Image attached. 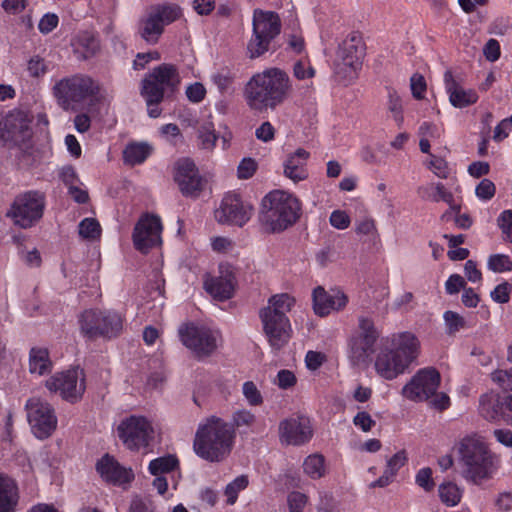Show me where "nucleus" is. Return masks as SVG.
Returning a JSON list of instances; mask_svg holds the SVG:
<instances>
[{
	"instance_id": "nucleus-37",
	"label": "nucleus",
	"mask_w": 512,
	"mask_h": 512,
	"mask_svg": "<svg viewBox=\"0 0 512 512\" xmlns=\"http://www.w3.org/2000/svg\"><path fill=\"white\" fill-rule=\"evenodd\" d=\"M164 31L162 23L153 15L152 12L140 23L139 33L142 39L147 43L156 44Z\"/></svg>"
},
{
	"instance_id": "nucleus-39",
	"label": "nucleus",
	"mask_w": 512,
	"mask_h": 512,
	"mask_svg": "<svg viewBox=\"0 0 512 512\" xmlns=\"http://www.w3.org/2000/svg\"><path fill=\"white\" fill-rule=\"evenodd\" d=\"M122 329V318L120 314L113 311L101 313L98 336L113 337Z\"/></svg>"
},
{
	"instance_id": "nucleus-59",
	"label": "nucleus",
	"mask_w": 512,
	"mask_h": 512,
	"mask_svg": "<svg viewBox=\"0 0 512 512\" xmlns=\"http://www.w3.org/2000/svg\"><path fill=\"white\" fill-rule=\"evenodd\" d=\"M211 248L219 254H227L234 249L233 241L224 236H215L210 239Z\"/></svg>"
},
{
	"instance_id": "nucleus-18",
	"label": "nucleus",
	"mask_w": 512,
	"mask_h": 512,
	"mask_svg": "<svg viewBox=\"0 0 512 512\" xmlns=\"http://www.w3.org/2000/svg\"><path fill=\"white\" fill-rule=\"evenodd\" d=\"M479 413L490 422L512 425V396L484 394L479 400Z\"/></svg>"
},
{
	"instance_id": "nucleus-4",
	"label": "nucleus",
	"mask_w": 512,
	"mask_h": 512,
	"mask_svg": "<svg viewBox=\"0 0 512 512\" xmlns=\"http://www.w3.org/2000/svg\"><path fill=\"white\" fill-rule=\"evenodd\" d=\"M234 436V431L227 422L218 417H210L197 428L194 452L206 461L220 462L230 454Z\"/></svg>"
},
{
	"instance_id": "nucleus-20",
	"label": "nucleus",
	"mask_w": 512,
	"mask_h": 512,
	"mask_svg": "<svg viewBox=\"0 0 512 512\" xmlns=\"http://www.w3.org/2000/svg\"><path fill=\"white\" fill-rule=\"evenodd\" d=\"M312 436L311 421L305 416L290 417L279 423V439L284 445L301 446Z\"/></svg>"
},
{
	"instance_id": "nucleus-29",
	"label": "nucleus",
	"mask_w": 512,
	"mask_h": 512,
	"mask_svg": "<svg viewBox=\"0 0 512 512\" xmlns=\"http://www.w3.org/2000/svg\"><path fill=\"white\" fill-rule=\"evenodd\" d=\"M444 83L452 106L464 108L477 102V93L472 89H465L459 85L450 71L445 72Z\"/></svg>"
},
{
	"instance_id": "nucleus-49",
	"label": "nucleus",
	"mask_w": 512,
	"mask_h": 512,
	"mask_svg": "<svg viewBox=\"0 0 512 512\" xmlns=\"http://www.w3.org/2000/svg\"><path fill=\"white\" fill-rule=\"evenodd\" d=\"M443 319L445 322L446 332L449 335H454L466 327L465 319L454 311H446L443 314Z\"/></svg>"
},
{
	"instance_id": "nucleus-31",
	"label": "nucleus",
	"mask_w": 512,
	"mask_h": 512,
	"mask_svg": "<svg viewBox=\"0 0 512 512\" xmlns=\"http://www.w3.org/2000/svg\"><path fill=\"white\" fill-rule=\"evenodd\" d=\"M309 158V152L299 148L294 153L290 154L284 162V175L298 183L308 178V171L306 163Z\"/></svg>"
},
{
	"instance_id": "nucleus-35",
	"label": "nucleus",
	"mask_w": 512,
	"mask_h": 512,
	"mask_svg": "<svg viewBox=\"0 0 512 512\" xmlns=\"http://www.w3.org/2000/svg\"><path fill=\"white\" fill-rule=\"evenodd\" d=\"M303 473L312 480H318L326 476L328 468L325 457L319 453L308 455L302 464Z\"/></svg>"
},
{
	"instance_id": "nucleus-5",
	"label": "nucleus",
	"mask_w": 512,
	"mask_h": 512,
	"mask_svg": "<svg viewBox=\"0 0 512 512\" xmlns=\"http://www.w3.org/2000/svg\"><path fill=\"white\" fill-rule=\"evenodd\" d=\"M98 93V83L89 75L81 73L63 77L52 87L53 97L64 110H74Z\"/></svg>"
},
{
	"instance_id": "nucleus-58",
	"label": "nucleus",
	"mask_w": 512,
	"mask_h": 512,
	"mask_svg": "<svg viewBox=\"0 0 512 512\" xmlns=\"http://www.w3.org/2000/svg\"><path fill=\"white\" fill-rule=\"evenodd\" d=\"M511 291L512 285L508 282H502L491 291L490 297L494 302L504 304L509 301Z\"/></svg>"
},
{
	"instance_id": "nucleus-6",
	"label": "nucleus",
	"mask_w": 512,
	"mask_h": 512,
	"mask_svg": "<svg viewBox=\"0 0 512 512\" xmlns=\"http://www.w3.org/2000/svg\"><path fill=\"white\" fill-rule=\"evenodd\" d=\"M281 29L279 16L271 11L255 10L253 13V35L247 49L250 58H257L269 49L270 42Z\"/></svg>"
},
{
	"instance_id": "nucleus-14",
	"label": "nucleus",
	"mask_w": 512,
	"mask_h": 512,
	"mask_svg": "<svg viewBox=\"0 0 512 512\" xmlns=\"http://www.w3.org/2000/svg\"><path fill=\"white\" fill-rule=\"evenodd\" d=\"M117 433L127 448L138 449L149 444L154 438L155 429L148 418L132 415L120 422Z\"/></svg>"
},
{
	"instance_id": "nucleus-52",
	"label": "nucleus",
	"mask_w": 512,
	"mask_h": 512,
	"mask_svg": "<svg viewBox=\"0 0 512 512\" xmlns=\"http://www.w3.org/2000/svg\"><path fill=\"white\" fill-rule=\"evenodd\" d=\"M49 71V64L39 55L32 56L27 62V72L30 77L40 78Z\"/></svg>"
},
{
	"instance_id": "nucleus-26",
	"label": "nucleus",
	"mask_w": 512,
	"mask_h": 512,
	"mask_svg": "<svg viewBox=\"0 0 512 512\" xmlns=\"http://www.w3.org/2000/svg\"><path fill=\"white\" fill-rule=\"evenodd\" d=\"M390 344V349L399 355L409 366L419 355L420 342L415 334L411 332L406 331L392 334Z\"/></svg>"
},
{
	"instance_id": "nucleus-30",
	"label": "nucleus",
	"mask_w": 512,
	"mask_h": 512,
	"mask_svg": "<svg viewBox=\"0 0 512 512\" xmlns=\"http://www.w3.org/2000/svg\"><path fill=\"white\" fill-rule=\"evenodd\" d=\"M20 492L17 482L0 473V512H17Z\"/></svg>"
},
{
	"instance_id": "nucleus-24",
	"label": "nucleus",
	"mask_w": 512,
	"mask_h": 512,
	"mask_svg": "<svg viewBox=\"0 0 512 512\" xmlns=\"http://www.w3.org/2000/svg\"><path fill=\"white\" fill-rule=\"evenodd\" d=\"M409 367L402 358L391 349H383L375 359L374 368L376 373L386 379L393 380L403 374Z\"/></svg>"
},
{
	"instance_id": "nucleus-42",
	"label": "nucleus",
	"mask_w": 512,
	"mask_h": 512,
	"mask_svg": "<svg viewBox=\"0 0 512 512\" xmlns=\"http://www.w3.org/2000/svg\"><path fill=\"white\" fill-rule=\"evenodd\" d=\"M101 311H85L80 318V328L84 335L93 338L99 334Z\"/></svg>"
},
{
	"instance_id": "nucleus-41",
	"label": "nucleus",
	"mask_w": 512,
	"mask_h": 512,
	"mask_svg": "<svg viewBox=\"0 0 512 512\" xmlns=\"http://www.w3.org/2000/svg\"><path fill=\"white\" fill-rule=\"evenodd\" d=\"M295 305V299L287 293H280L271 296L264 308H269L272 314L287 316L286 314Z\"/></svg>"
},
{
	"instance_id": "nucleus-7",
	"label": "nucleus",
	"mask_w": 512,
	"mask_h": 512,
	"mask_svg": "<svg viewBox=\"0 0 512 512\" xmlns=\"http://www.w3.org/2000/svg\"><path fill=\"white\" fill-rule=\"evenodd\" d=\"M178 334L182 344L198 358L213 354L221 342L218 330L195 323L181 325Z\"/></svg>"
},
{
	"instance_id": "nucleus-16",
	"label": "nucleus",
	"mask_w": 512,
	"mask_h": 512,
	"mask_svg": "<svg viewBox=\"0 0 512 512\" xmlns=\"http://www.w3.org/2000/svg\"><path fill=\"white\" fill-rule=\"evenodd\" d=\"M236 284L235 270L228 264H220L217 273H207L203 278L205 291L218 301H225L232 298Z\"/></svg>"
},
{
	"instance_id": "nucleus-62",
	"label": "nucleus",
	"mask_w": 512,
	"mask_h": 512,
	"mask_svg": "<svg viewBox=\"0 0 512 512\" xmlns=\"http://www.w3.org/2000/svg\"><path fill=\"white\" fill-rule=\"evenodd\" d=\"M297 382L295 374L287 369L280 370L277 375L276 379L274 380V383L280 388V389H289L295 386Z\"/></svg>"
},
{
	"instance_id": "nucleus-27",
	"label": "nucleus",
	"mask_w": 512,
	"mask_h": 512,
	"mask_svg": "<svg viewBox=\"0 0 512 512\" xmlns=\"http://www.w3.org/2000/svg\"><path fill=\"white\" fill-rule=\"evenodd\" d=\"M97 472L107 482L113 484L129 483L134 474L130 469L121 466L112 456L104 455L96 465Z\"/></svg>"
},
{
	"instance_id": "nucleus-10",
	"label": "nucleus",
	"mask_w": 512,
	"mask_h": 512,
	"mask_svg": "<svg viewBox=\"0 0 512 512\" xmlns=\"http://www.w3.org/2000/svg\"><path fill=\"white\" fill-rule=\"evenodd\" d=\"M45 386L63 400L76 403L82 399L86 390L84 371L79 367H73L57 372L46 380Z\"/></svg>"
},
{
	"instance_id": "nucleus-19",
	"label": "nucleus",
	"mask_w": 512,
	"mask_h": 512,
	"mask_svg": "<svg viewBox=\"0 0 512 512\" xmlns=\"http://www.w3.org/2000/svg\"><path fill=\"white\" fill-rule=\"evenodd\" d=\"M259 318L269 344L275 349L282 348L291 337L289 318L272 314L269 308L260 309Z\"/></svg>"
},
{
	"instance_id": "nucleus-50",
	"label": "nucleus",
	"mask_w": 512,
	"mask_h": 512,
	"mask_svg": "<svg viewBox=\"0 0 512 512\" xmlns=\"http://www.w3.org/2000/svg\"><path fill=\"white\" fill-rule=\"evenodd\" d=\"M309 497L300 491H291L287 495L286 503L289 512H304Z\"/></svg>"
},
{
	"instance_id": "nucleus-21",
	"label": "nucleus",
	"mask_w": 512,
	"mask_h": 512,
	"mask_svg": "<svg viewBox=\"0 0 512 512\" xmlns=\"http://www.w3.org/2000/svg\"><path fill=\"white\" fill-rule=\"evenodd\" d=\"M162 224L156 215L146 214L137 222L133 232V243L137 250L147 251L161 243Z\"/></svg>"
},
{
	"instance_id": "nucleus-13",
	"label": "nucleus",
	"mask_w": 512,
	"mask_h": 512,
	"mask_svg": "<svg viewBox=\"0 0 512 512\" xmlns=\"http://www.w3.org/2000/svg\"><path fill=\"white\" fill-rule=\"evenodd\" d=\"M254 213L253 205L235 192H228L222 198L214 212L215 220L220 224L243 227Z\"/></svg>"
},
{
	"instance_id": "nucleus-54",
	"label": "nucleus",
	"mask_w": 512,
	"mask_h": 512,
	"mask_svg": "<svg viewBox=\"0 0 512 512\" xmlns=\"http://www.w3.org/2000/svg\"><path fill=\"white\" fill-rule=\"evenodd\" d=\"M387 109L398 125L403 123V108L400 96L393 90L388 93Z\"/></svg>"
},
{
	"instance_id": "nucleus-11",
	"label": "nucleus",
	"mask_w": 512,
	"mask_h": 512,
	"mask_svg": "<svg viewBox=\"0 0 512 512\" xmlns=\"http://www.w3.org/2000/svg\"><path fill=\"white\" fill-rule=\"evenodd\" d=\"M25 409L32 434L39 440L49 438L58 423L53 406L46 400L32 397L27 400Z\"/></svg>"
},
{
	"instance_id": "nucleus-12",
	"label": "nucleus",
	"mask_w": 512,
	"mask_h": 512,
	"mask_svg": "<svg viewBox=\"0 0 512 512\" xmlns=\"http://www.w3.org/2000/svg\"><path fill=\"white\" fill-rule=\"evenodd\" d=\"M180 83L176 66L163 63L153 68L142 80L141 93H147L152 99L164 98L166 92H174Z\"/></svg>"
},
{
	"instance_id": "nucleus-40",
	"label": "nucleus",
	"mask_w": 512,
	"mask_h": 512,
	"mask_svg": "<svg viewBox=\"0 0 512 512\" xmlns=\"http://www.w3.org/2000/svg\"><path fill=\"white\" fill-rule=\"evenodd\" d=\"M218 136L215 127L210 119L202 121L198 126L199 147L203 150L212 151L216 146Z\"/></svg>"
},
{
	"instance_id": "nucleus-56",
	"label": "nucleus",
	"mask_w": 512,
	"mask_h": 512,
	"mask_svg": "<svg viewBox=\"0 0 512 512\" xmlns=\"http://www.w3.org/2000/svg\"><path fill=\"white\" fill-rule=\"evenodd\" d=\"M242 393L251 406H258L263 402V397L260 391L252 381H247L243 384Z\"/></svg>"
},
{
	"instance_id": "nucleus-64",
	"label": "nucleus",
	"mask_w": 512,
	"mask_h": 512,
	"mask_svg": "<svg viewBox=\"0 0 512 512\" xmlns=\"http://www.w3.org/2000/svg\"><path fill=\"white\" fill-rule=\"evenodd\" d=\"M498 225L506 238L512 242V210H505L500 214Z\"/></svg>"
},
{
	"instance_id": "nucleus-1",
	"label": "nucleus",
	"mask_w": 512,
	"mask_h": 512,
	"mask_svg": "<svg viewBox=\"0 0 512 512\" xmlns=\"http://www.w3.org/2000/svg\"><path fill=\"white\" fill-rule=\"evenodd\" d=\"M292 81L286 71L269 67L252 75L245 84L243 96L247 106L256 112L275 109L289 98Z\"/></svg>"
},
{
	"instance_id": "nucleus-36",
	"label": "nucleus",
	"mask_w": 512,
	"mask_h": 512,
	"mask_svg": "<svg viewBox=\"0 0 512 512\" xmlns=\"http://www.w3.org/2000/svg\"><path fill=\"white\" fill-rule=\"evenodd\" d=\"M152 150V146L146 142L129 143L123 151V158L129 165H139L151 155Z\"/></svg>"
},
{
	"instance_id": "nucleus-63",
	"label": "nucleus",
	"mask_w": 512,
	"mask_h": 512,
	"mask_svg": "<svg viewBox=\"0 0 512 512\" xmlns=\"http://www.w3.org/2000/svg\"><path fill=\"white\" fill-rule=\"evenodd\" d=\"M492 381L504 390H512V368L497 370L491 374Z\"/></svg>"
},
{
	"instance_id": "nucleus-47",
	"label": "nucleus",
	"mask_w": 512,
	"mask_h": 512,
	"mask_svg": "<svg viewBox=\"0 0 512 512\" xmlns=\"http://www.w3.org/2000/svg\"><path fill=\"white\" fill-rule=\"evenodd\" d=\"M101 234L99 222L94 218H85L79 223V235L84 239L94 240Z\"/></svg>"
},
{
	"instance_id": "nucleus-60",
	"label": "nucleus",
	"mask_w": 512,
	"mask_h": 512,
	"mask_svg": "<svg viewBox=\"0 0 512 512\" xmlns=\"http://www.w3.org/2000/svg\"><path fill=\"white\" fill-rule=\"evenodd\" d=\"M353 424L363 432L367 433L373 429V427L376 425V421L368 412L359 411L353 417Z\"/></svg>"
},
{
	"instance_id": "nucleus-3",
	"label": "nucleus",
	"mask_w": 512,
	"mask_h": 512,
	"mask_svg": "<svg viewBox=\"0 0 512 512\" xmlns=\"http://www.w3.org/2000/svg\"><path fill=\"white\" fill-rule=\"evenodd\" d=\"M301 210V201L293 193L277 189L262 198L258 220L266 233H280L298 221Z\"/></svg>"
},
{
	"instance_id": "nucleus-57",
	"label": "nucleus",
	"mask_w": 512,
	"mask_h": 512,
	"mask_svg": "<svg viewBox=\"0 0 512 512\" xmlns=\"http://www.w3.org/2000/svg\"><path fill=\"white\" fill-rule=\"evenodd\" d=\"M293 75L298 80L311 79L315 76V69L307 60H299L293 66Z\"/></svg>"
},
{
	"instance_id": "nucleus-51",
	"label": "nucleus",
	"mask_w": 512,
	"mask_h": 512,
	"mask_svg": "<svg viewBox=\"0 0 512 512\" xmlns=\"http://www.w3.org/2000/svg\"><path fill=\"white\" fill-rule=\"evenodd\" d=\"M415 484L424 492L434 490L435 482L433 479V471L430 467L420 468L415 474Z\"/></svg>"
},
{
	"instance_id": "nucleus-43",
	"label": "nucleus",
	"mask_w": 512,
	"mask_h": 512,
	"mask_svg": "<svg viewBox=\"0 0 512 512\" xmlns=\"http://www.w3.org/2000/svg\"><path fill=\"white\" fill-rule=\"evenodd\" d=\"M178 460L173 455L159 457L150 461L148 470L154 476H162L176 469Z\"/></svg>"
},
{
	"instance_id": "nucleus-45",
	"label": "nucleus",
	"mask_w": 512,
	"mask_h": 512,
	"mask_svg": "<svg viewBox=\"0 0 512 512\" xmlns=\"http://www.w3.org/2000/svg\"><path fill=\"white\" fill-rule=\"evenodd\" d=\"M153 15L162 23V26L171 24L172 22L179 19L182 15V11L177 5H163L159 6L152 11Z\"/></svg>"
},
{
	"instance_id": "nucleus-34",
	"label": "nucleus",
	"mask_w": 512,
	"mask_h": 512,
	"mask_svg": "<svg viewBox=\"0 0 512 512\" xmlns=\"http://www.w3.org/2000/svg\"><path fill=\"white\" fill-rule=\"evenodd\" d=\"M52 370V361L46 348L34 347L29 353V372L38 376Z\"/></svg>"
},
{
	"instance_id": "nucleus-25",
	"label": "nucleus",
	"mask_w": 512,
	"mask_h": 512,
	"mask_svg": "<svg viewBox=\"0 0 512 512\" xmlns=\"http://www.w3.org/2000/svg\"><path fill=\"white\" fill-rule=\"evenodd\" d=\"M378 333L371 319L361 317L359 319L358 335L351 338L349 345L355 357L362 358L370 352L376 342Z\"/></svg>"
},
{
	"instance_id": "nucleus-32",
	"label": "nucleus",
	"mask_w": 512,
	"mask_h": 512,
	"mask_svg": "<svg viewBox=\"0 0 512 512\" xmlns=\"http://www.w3.org/2000/svg\"><path fill=\"white\" fill-rule=\"evenodd\" d=\"M71 46L76 57L82 60L95 56L100 50L98 38L88 31L76 34L71 41Z\"/></svg>"
},
{
	"instance_id": "nucleus-22",
	"label": "nucleus",
	"mask_w": 512,
	"mask_h": 512,
	"mask_svg": "<svg viewBox=\"0 0 512 512\" xmlns=\"http://www.w3.org/2000/svg\"><path fill=\"white\" fill-rule=\"evenodd\" d=\"M174 181L184 196H197L203 189V179L190 159H180L174 166Z\"/></svg>"
},
{
	"instance_id": "nucleus-33",
	"label": "nucleus",
	"mask_w": 512,
	"mask_h": 512,
	"mask_svg": "<svg viewBox=\"0 0 512 512\" xmlns=\"http://www.w3.org/2000/svg\"><path fill=\"white\" fill-rule=\"evenodd\" d=\"M17 464L21 467L22 472L29 475L36 472H46L49 468L48 453L41 450L30 458L26 453L17 456Z\"/></svg>"
},
{
	"instance_id": "nucleus-8",
	"label": "nucleus",
	"mask_w": 512,
	"mask_h": 512,
	"mask_svg": "<svg viewBox=\"0 0 512 512\" xmlns=\"http://www.w3.org/2000/svg\"><path fill=\"white\" fill-rule=\"evenodd\" d=\"M363 55L364 49L360 36L353 34L342 42L334 63V72L340 82L348 84L357 78Z\"/></svg>"
},
{
	"instance_id": "nucleus-2",
	"label": "nucleus",
	"mask_w": 512,
	"mask_h": 512,
	"mask_svg": "<svg viewBox=\"0 0 512 512\" xmlns=\"http://www.w3.org/2000/svg\"><path fill=\"white\" fill-rule=\"evenodd\" d=\"M457 452L462 477L475 485L492 479L501 466L500 456L478 434H470L460 439Z\"/></svg>"
},
{
	"instance_id": "nucleus-53",
	"label": "nucleus",
	"mask_w": 512,
	"mask_h": 512,
	"mask_svg": "<svg viewBox=\"0 0 512 512\" xmlns=\"http://www.w3.org/2000/svg\"><path fill=\"white\" fill-rule=\"evenodd\" d=\"M425 164L437 177L441 179L448 178L450 169L448 163L443 158L430 154Z\"/></svg>"
},
{
	"instance_id": "nucleus-55",
	"label": "nucleus",
	"mask_w": 512,
	"mask_h": 512,
	"mask_svg": "<svg viewBox=\"0 0 512 512\" xmlns=\"http://www.w3.org/2000/svg\"><path fill=\"white\" fill-rule=\"evenodd\" d=\"M435 192L431 196V199L435 202L444 201L450 205L451 209L458 212L459 206L454 203V198L451 192H449L445 186L438 182L433 186Z\"/></svg>"
},
{
	"instance_id": "nucleus-15",
	"label": "nucleus",
	"mask_w": 512,
	"mask_h": 512,
	"mask_svg": "<svg viewBox=\"0 0 512 512\" xmlns=\"http://www.w3.org/2000/svg\"><path fill=\"white\" fill-rule=\"evenodd\" d=\"M32 136L31 119L27 113L14 110L0 116V141L4 144L21 146Z\"/></svg>"
},
{
	"instance_id": "nucleus-9",
	"label": "nucleus",
	"mask_w": 512,
	"mask_h": 512,
	"mask_svg": "<svg viewBox=\"0 0 512 512\" xmlns=\"http://www.w3.org/2000/svg\"><path fill=\"white\" fill-rule=\"evenodd\" d=\"M45 199L43 194L28 191L18 195L12 202L7 216L13 224L27 229L34 226L43 216Z\"/></svg>"
},
{
	"instance_id": "nucleus-44",
	"label": "nucleus",
	"mask_w": 512,
	"mask_h": 512,
	"mask_svg": "<svg viewBox=\"0 0 512 512\" xmlns=\"http://www.w3.org/2000/svg\"><path fill=\"white\" fill-rule=\"evenodd\" d=\"M249 480L246 475H240L228 483L224 489V496L228 505H234L240 492L248 487Z\"/></svg>"
},
{
	"instance_id": "nucleus-46",
	"label": "nucleus",
	"mask_w": 512,
	"mask_h": 512,
	"mask_svg": "<svg viewBox=\"0 0 512 512\" xmlns=\"http://www.w3.org/2000/svg\"><path fill=\"white\" fill-rule=\"evenodd\" d=\"M355 231L359 235L367 236L370 240L375 241L379 237L376 222L371 217H364L355 224Z\"/></svg>"
},
{
	"instance_id": "nucleus-48",
	"label": "nucleus",
	"mask_w": 512,
	"mask_h": 512,
	"mask_svg": "<svg viewBox=\"0 0 512 512\" xmlns=\"http://www.w3.org/2000/svg\"><path fill=\"white\" fill-rule=\"evenodd\" d=\"M487 267L495 273H503L512 270V261L508 255L494 254L488 258Z\"/></svg>"
},
{
	"instance_id": "nucleus-38",
	"label": "nucleus",
	"mask_w": 512,
	"mask_h": 512,
	"mask_svg": "<svg viewBox=\"0 0 512 512\" xmlns=\"http://www.w3.org/2000/svg\"><path fill=\"white\" fill-rule=\"evenodd\" d=\"M438 496L444 505L454 507L462 499L463 488L453 481H443L438 486Z\"/></svg>"
},
{
	"instance_id": "nucleus-23",
	"label": "nucleus",
	"mask_w": 512,
	"mask_h": 512,
	"mask_svg": "<svg viewBox=\"0 0 512 512\" xmlns=\"http://www.w3.org/2000/svg\"><path fill=\"white\" fill-rule=\"evenodd\" d=\"M313 309L321 316H327L333 311L343 309L348 303V297L340 290L326 291L323 287L313 290Z\"/></svg>"
},
{
	"instance_id": "nucleus-28",
	"label": "nucleus",
	"mask_w": 512,
	"mask_h": 512,
	"mask_svg": "<svg viewBox=\"0 0 512 512\" xmlns=\"http://www.w3.org/2000/svg\"><path fill=\"white\" fill-rule=\"evenodd\" d=\"M407 461V452L405 450H399L394 455L386 459L385 468L381 476L371 481L368 484V487L370 489L388 487L395 481L398 472L406 465Z\"/></svg>"
},
{
	"instance_id": "nucleus-61",
	"label": "nucleus",
	"mask_w": 512,
	"mask_h": 512,
	"mask_svg": "<svg viewBox=\"0 0 512 512\" xmlns=\"http://www.w3.org/2000/svg\"><path fill=\"white\" fill-rule=\"evenodd\" d=\"M495 191L496 188L494 183L489 179H483L476 186L475 194L478 199L482 201H488L495 195Z\"/></svg>"
},
{
	"instance_id": "nucleus-17",
	"label": "nucleus",
	"mask_w": 512,
	"mask_h": 512,
	"mask_svg": "<svg viewBox=\"0 0 512 512\" xmlns=\"http://www.w3.org/2000/svg\"><path fill=\"white\" fill-rule=\"evenodd\" d=\"M440 384V374L433 368L419 370L402 388V395L411 401L430 399Z\"/></svg>"
}]
</instances>
